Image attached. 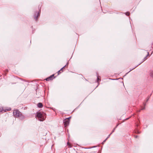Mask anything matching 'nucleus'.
I'll return each mask as SVG.
<instances>
[{
    "label": "nucleus",
    "mask_w": 153,
    "mask_h": 153,
    "mask_svg": "<svg viewBox=\"0 0 153 153\" xmlns=\"http://www.w3.org/2000/svg\"><path fill=\"white\" fill-rule=\"evenodd\" d=\"M107 140V139H106V138L103 141V143H105L106 140Z\"/></svg>",
    "instance_id": "f3484780"
},
{
    "label": "nucleus",
    "mask_w": 153,
    "mask_h": 153,
    "mask_svg": "<svg viewBox=\"0 0 153 153\" xmlns=\"http://www.w3.org/2000/svg\"><path fill=\"white\" fill-rule=\"evenodd\" d=\"M144 108H142V109H141V110H143V109H144Z\"/></svg>",
    "instance_id": "6ab92c4d"
},
{
    "label": "nucleus",
    "mask_w": 153,
    "mask_h": 153,
    "mask_svg": "<svg viewBox=\"0 0 153 153\" xmlns=\"http://www.w3.org/2000/svg\"><path fill=\"white\" fill-rule=\"evenodd\" d=\"M35 15H34V19L36 21H37V20L38 17L39 16V13L36 12L35 13Z\"/></svg>",
    "instance_id": "39448f33"
},
{
    "label": "nucleus",
    "mask_w": 153,
    "mask_h": 153,
    "mask_svg": "<svg viewBox=\"0 0 153 153\" xmlns=\"http://www.w3.org/2000/svg\"><path fill=\"white\" fill-rule=\"evenodd\" d=\"M60 71H61V70H59L58 71V74H60L61 73V72Z\"/></svg>",
    "instance_id": "2eb2a0df"
},
{
    "label": "nucleus",
    "mask_w": 153,
    "mask_h": 153,
    "mask_svg": "<svg viewBox=\"0 0 153 153\" xmlns=\"http://www.w3.org/2000/svg\"><path fill=\"white\" fill-rule=\"evenodd\" d=\"M147 53H148V54H147V55L146 56H147V57L148 56H149V52H147Z\"/></svg>",
    "instance_id": "a211bd4d"
},
{
    "label": "nucleus",
    "mask_w": 153,
    "mask_h": 153,
    "mask_svg": "<svg viewBox=\"0 0 153 153\" xmlns=\"http://www.w3.org/2000/svg\"><path fill=\"white\" fill-rule=\"evenodd\" d=\"M11 109L10 108H9L7 109H4L3 108H0V112L2 111H4V112H6L7 111H10Z\"/></svg>",
    "instance_id": "423d86ee"
},
{
    "label": "nucleus",
    "mask_w": 153,
    "mask_h": 153,
    "mask_svg": "<svg viewBox=\"0 0 153 153\" xmlns=\"http://www.w3.org/2000/svg\"><path fill=\"white\" fill-rule=\"evenodd\" d=\"M115 128H114L113 130L112 131V132L111 133H112V134L114 131L115 130Z\"/></svg>",
    "instance_id": "dca6fc26"
},
{
    "label": "nucleus",
    "mask_w": 153,
    "mask_h": 153,
    "mask_svg": "<svg viewBox=\"0 0 153 153\" xmlns=\"http://www.w3.org/2000/svg\"><path fill=\"white\" fill-rule=\"evenodd\" d=\"M37 106L39 108H42L43 106V105L42 103H39L37 104Z\"/></svg>",
    "instance_id": "0eeeda50"
},
{
    "label": "nucleus",
    "mask_w": 153,
    "mask_h": 153,
    "mask_svg": "<svg viewBox=\"0 0 153 153\" xmlns=\"http://www.w3.org/2000/svg\"><path fill=\"white\" fill-rule=\"evenodd\" d=\"M130 14L129 13L127 12L126 13V14L127 16H128Z\"/></svg>",
    "instance_id": "9b49d317"
},
{
    "label": "nucleus",
    "mask_w": 153,
    "mask_h": 153,
    "mask_svg": "<svg viewBox=\"0 0 153 153\" xmlns=\"http://www.w3.org/2000/svg\"><path fill=\"white\" fill-rule=\"evenodd\" d=\"M13 114L15 117H19L21 119H23L24 118V116L22 114L21 112L18 110H14Z\"/></svg>",
    "instance_id": "f03ea898"
},
{
    "label": "nucleus",
    "mask_w": 153,
    "mask_h": 153,
    "mask_svg": "<svg viewBox=\"0 0 153 153\" xmlns=\"http://www.w3.org/2000/svg\"><path fill=\"white\" fill-rule=\"evenodd\" d=\"M150 75L151 76L153 77V71H152L150 73Z\"/></svg>",
    "instance_id": "1a4fd4ad"
},
{
    "label": "nucleus",
    "mask_w": 153,
    "mask_h": 153,
    "mask_svg": "<svg viewBox=\"0 0 153 153\" xmlns=\"http://www.w3.org/2000/svg\"><path fill=\"white\" fill-rule=\"evenodd\" d=\"M66 66V65H65L64 66L63 68H61V69H60V70L61 71H62V70L64 68H65Z\"/></svg>",
    "instance_id": "f8f14e48"
},
{
    "label": "nucleus",
    "mask_w": 153,
    "mask_h": 153,
    "mask_svg": "<svg viewBox=\"0 0 153 153\" xmlns=\"http://www.w3.org/2000/svg\"><path fill=\"white\" fill-rule=\"evenodd\" d=\"M147 56H146V57H145L144 58V60L143 61H145L146 59H147Z\"/></svg>",
    "instance_id": "4468645a"
},
{
    "label": "nucleus",
    "mask_w": 153,
    "mask_h": 153,
    "mask_svg": "<svg viewBox=\"0 0 153 153\" xmlns=\"http://www.w3.org/2000/svg\"><path fill=\"white\" fill-rule=\"evenodd\" d=\"M67 144L69 148H71V145L69 142L67 143Z\"/></svg>",
    "instance_id": "6e6552de"
},
{
    "label": "nucleus",
    "mask_w": 153,
    "mask_h": 153,
    "mask_svg": "<svg viewBox=\"0 0 153 153\" xmlns=\"http://www.w3.org/2000/svg\"><path fill=\"white\" fill-rule=\"evenodd\" d=\"M70 118V117H69L68 118L65 119L64 120L63 122L64 123L65 126H67L69 125L70 121L69 119Z\"/></svg>",
    "instance_id": "7ed1b4c3"
},
{
    "label": "nucleus",
    "mask_w": 153,
    "mask_h": 153,
    "mask_svg": "<svg viewBox=\"0 0 153 153\" xmlns=\"http://www.w3.org/2000/svg\"><path fill=\"white\" fill-rule=\"evenodd\" d=\"M36 117L40 121L44 120L46 117V114L43 112H38L37 113Z\"/></svg>",
    "instance_id": "f257e3e1"
},
{
    "label": "nucleus",
    "mask_w": 153,
    "mask_h": 153,
    "mask_svg": "<svg viewBox=\"0 0 153 153\" xmlns=\"http://www.w3.org/2000/svg\"><path fill=\"white\" fill-rule=\"evenodd\" d=\"M111 134H112V133H111L108 136V137L106 138V139H108V138L110 137V136Z\"/></svg>",
    "instance_id": "ddd939ff"
},
{
    "label": "nucleus",
    "mask_w": 153,
    "mask_h": 153,
    "mask_svg": "<svg viewBox=\"0 0 153 153\" xmlns=\"http://www.w3.org/2000/svg\"><path fill=\"white\" fill-rule=\"evenodd\" d=\"M54 74H53L51 76H50L48 77V78H47L46 79V80L47 81H48L49 80H51L53 79L54 77Z\"/></svg>",
    "instance_id": "20e7f679"
},
{
    "label": "nucleus",
    "mask_w": 153,
    "mask_h": 153,
    "mask_svg": "<svg viewBox=\"0 0 153 153\" xmlns=\"http://www.w3.org/2000/svg\"><path fill=\"white\" fill-rule=\"evenodd\" d=\"M97 82H98L99 81H100V77L97 76Z\"/></svg>",
    "instance_id": "9d476101"
}]
</instances>
